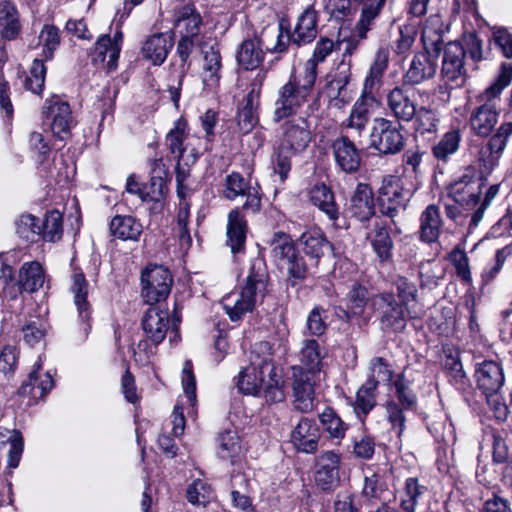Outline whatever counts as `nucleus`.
Returning <instances> with one entry per match:
<instances>
[{
  "mask_svg": "<svg viewBox=\"0 0 512 512\" xmlns=\"http://www.w3.org/2000/svg\"><path fill=\"white\" fill-rule=\"evenodd\" d=\"M320 430L315 420L302 418L291 433L293 446L303 453H314L318 448Z\"/></svg>",
  "mask_w": 512,
  "mask_h": 512,
  "instance_id": "26",
  "label": "nucleus"
},
{
  "mask_svg": "<svg viewBox=\"0 0 512 512\" xmlns=\"http://www.w3.org/2000/svg\"><path fill=\"white\" fill-rule=\"evenodd\" d=\"M477 386L489 397L498 393L504 384V373L500 363L485 360L477 364L475 369Z\"/></svg>",
  "mask_w": 512,
  "mask_h": 512,
  "instance_id": "20",
  "label": "nucleus"
},
{
  "mask_svg": "<svg viewBox=\"0 0 512 512\" xmlns=\"http://www.w3.org/2000/svg\"><path fill=\"white\" fill-rule=\"evenodd\" d=\"M142 329L148 338L154 345L160 344L166 337L168 331L171 329V333L174 334L170 341H174L179 338V332L174 322L171 326L169 312L167 310L160 309L158 306H151L145 312L142 319Z\"/></svg>",
  "mask_w": 512,
  "mask_h": 512,
  "instance_id": "14",
  "label": "nucleus"
},
{
  "mask_svg": "<svg viewBox=\"0 0 512 512\" xmlns=\"http://www.w3.org/2000/svg\"><path fill=\"white\" fill-rule=\"evenodd\" d=\"M421 98V104L416 109L414 117V129L421 135L434 134L438 130L440 115L429 99L434 96L433 93L426 90L417 91Z\"/></svg>",
  "mask_w": 512,
  "mask_h": 512,
  "instance_id": "21",
  "label": "nucleus"
},
{
  "mask_svg": "<svg viewBox=\"0 0 512 512\" xmlns=\"http://www.w3.org/2000/svg\"><path fill=\"white\" fill-rule=\"evenodd\" d=\"M70 292L73 295V302L77 310L78 319L81 322L79 330V340L87 338L91 325L92 306L88 301L89 284L81 271L74 270L72 274V284Z\"/></svg>",
  "mask_w": 512,
  "mask_h": 512,
  "instance_id": "13",
  "label": "nucleus"
},
{
  "mask_svg": "<svg viewBox=\"0 0 512 512\" xmlns=\"http://www.w3.org/2000/svg\"><path fill=\"white\" fill-rule=\"evenodd\" d=\"M279 146L292 155L302 154L312 140V127L307 113L288 117L281 121Z\"/></svg>",
  "mask_w": 512,
  "mask_h": 512,
  "instance_id": "6",
  "label": "nucleus"
},
{
  "mask_svg": "<svg viewBox=\"0 0 512 512\" xmlns=\"http://www.w3.org/2000/svg\"><path fill=\"white\" fill-rule=\"evenodd\" d=\"M239 196L245 197L242 209L247 213L256 214L261 210L262 192L259 184H252L240 173L232 172L225 177L223 197L234 201Z\"/></svg>",
  "mask_w": 512,
  "mask_h": 512,
  "instance_id": "10",
  "label": "nucleus"
},
{
  "mask_svg": "<svg viewBox=\"0 0 512 512\" xmlns=\"http://www.w3.org/2000/svg\"><path fill=\"white\" fill-rule=\"evenodd\" d=\"M370 137L372 146L382 154L398 153L404 146L401 126L386 118L374 120Z\"/></svg>",
  "mask_w": 512,
  "mask_h": 512,
  "instance_id": "12",
  "label": "nucleus"
},
{
  "mask_svg": "<svg viewBox=\"0 0 512 512\" xmlns=\"http://www.w3.org/2000/svg\"><path fill=\"white\" fill-rule=\"evenodd\" d=\"M363 503L368 506H379L390 500L391 493L384 479L376 474L365 475L361 492Z\"/></svg>",
  "mask_w": 512,
  "mask_h": 512,
  "instance_id": "29",
  "label": "nucleus"
},
{
  "mask_svg": "<svg viewBox=\"0 0 512 512\" xmlns=\"http://www.w3.org/2000/svg\"><path fill=\"white\" fill-rule=\"evenodd\" d=\"M376 389L374 382H365L357 391L354 411L362 419L374 408L376 404Z\"/></svg>",
  "mask_w": 512,
  "mask_h": 512,
  "instance_id": "51",
  "label": "nucleus"
},
{
  "mask_svg": "<svg viewBox=\"0 0 512 512\" xmlns=\"http://www.w3.org/2000/svg\"><path fill=\"white\" fill-rule=\"evenodd\" d=\"M201 17L193 6H185L176 19V27L183 34L182 37H198Z\"/></svg>",
  "mask_w": 512,
  "mask_h": 512,
  "instance_id": "49",
  "label": "nucleus"
},
{
  "mask_svg": "<svg viewBox=\"0 0 512 512\" xmlns=\"http://www.w3.org/2000/svg\"><path fill=\"white\" fill-rule=\"evenodd\" d=\"M45 118L49 121L52 133L60 140H65L70 135L74 125L70 106L58 97L46 100L44 106Z\"/></svg>",
  "mask_w": 512,
  "mask_h": 512,
  "instance_id": "17",
  "label": "nucleus"
},
{
  "mask_svg": "<svg viewBox=\"0 0 512 512\" xmlns=\"http://www.w3.org/2000/svg\"><path fill=\"white\" fill-rule=\"evenodd\" d=\"M388 62L389 49L387 47H380L364 79L362 93L359 98L366 100L369 98L370 101L376 102L375 92L382 83L384 72L388 68Z\"/></svg>",
  "mask_w": 512,
  "mask_h": 512,
  "instance_id": "22",
  "label": "nucleus"
},
{
  "mask_svg": "<svg viewBox=\"0 0 512 512\" xmlns=\"http://www.w3.org/2000/svg\"><path fill=\"white\" fill-rule=\"evenodd\" d=\"M172 38L164 33L150 36L142 46L143 57L154 65L162 64L172 47Z\"/></svg>",
  "mask_w": 512,
  "mask_h": 512,
  "instance_id": "37",
  "label": "nucleus"
},
{
  "mask_svg": "<svg viewBox=\"0 0 512 512\" xmlns=\"http://www.w3.org/2000/svg\"><path fill=\"white\" fill-rule=\"evenodd\" d=\"M196 141H199V138L189 133L187 121L179 118L167 133L165 146L177 161H183L184 165H194L200 155Z\"/></svg>",
  "mask_w": 512,
  "mask_h": 512,
  "instance_id": "7",
  "label": "nucleus"
},
{
  "mask_svg": "<svg viewBox=\"0 0 512 512\" xmlns=\"http://www.w3.org/2000/svg\"><path fill=\"white\" fill-rule=\"evenodd\" d=\"M320 422L325 432L332 439H342L345 435L346 425L331 408H326L319 415Z\"/></svg>",
  "mask_w": 512,
  "mask_h": 512,
  "instance_id": "57",
  "label": "nucleus"
},
{
  "mask_svg": "<svg viewBox=\"0 0 512 512\" xmlns=\"http://www.w3.org/2000/svg\"><path fill=\"white\" fill-rule=\"evenodd\" d=\"M341 454L334 450L320 453L315 464V483L323 491L331 490L339 482Z\"/></svg>",
  "mask_w": 512,
  "mask_h": 512,
  "instance_id": "18",
  "label": "nucleus"
},
{
  "mask_svg": "<svg viewBox=\"0 0 512 512\" xmlns=\"http://www.w3.org/2000/svg\"><path fill=\"white\" fill-rule=\"evenodd\" d=\"M60 44V32L54 25H45L39 35V46L45 60L53 57L54 51Z\"/></svg>",
  "mask_w": 512,
  "mask_h": 512,
  "instance_id": "62",
  "label": "nucleus"
},
{
  "mask_svg": "<svg viewBox=\"0 0 512 512\" xmlns=\"http://www.w3.org/2000/svg\"><path fill=\"white\" fill-rule=\"evenodd\" d=\"M396 289L399 302L407 309H413L414 303L417 302L418 289L417 285L403 276H397L393 282Z\"/></svg>",
  "mask_w": 512,
  "mask_h": 512,
  "instance_id": "55",
  "label": "nucleus"
},
{
  "mask_svg": "<svg viewBox=\"0 0 512 512\" xmlns=\"http://www.w3.org/2000/svg\"><path fill=\"white\" fill-rule=\"evenodd\" d=\"M272 356L269 342L255 343L250 351L249 365L239 373L237 386L244 394L263 396L269 403H279L285 399L284 382L275 372Z\"/></svg>",
  "mask_w": 512,
  "mask_h": 512,
  "instance_id": "1",
  "label": "nucleus"
},
{
  "mask_svg": "<svg viewBox=\"0 0 512 512\" xmlns=\"http://www.w3.org/2000/svg\"><path fill=\"white\" fill-rule=\"evenodd\" d=\"M299 244L303 252L310 257L313 263L310 266H317L318 260L323 256L324 251L330 247L324 233L318 229H310L302 233Z\"/></svg>",
  "mask_w": 512,
  "mask_h": 512,
  "instance_id": "36",
  "label": "nucleus"
},
{
  "mask_svg": "<svg viewBox=\"0 0 512 512\" xmlns=\"http://www.w3.org/2000/svg\"><path fill=\"white\" fill-rule=\"evenodd\" d=\"M19 282L23 291L33 293L43 287L45 272L37 261L26 262L19 271Z\"/></svg>",
  "mask_w": 512,
  "mask_h": 512,
  "instance_id": "43",
  "label": "nucleus"
},
{
  "mask_svg": "<svg viewBox=\"0 0 512 512\" xmlns=\"http://www.w3.org/2000/svg\"><path fill=\"white\" fill-rule=\"evenodd\" d=\"M322 352L319 344L314 339L303 341L299 354L300 363L307 370V373H314L320 370L322 363Z\"/></svg>",
  "mask_w": 512,
  "mask_h": 512,
  "instance_id": "48",
  "label": "nucleus"
},
{
  "mask_svg": "<svg viewBox=\"0 0 512 512\" xmlns=\"http://www.w3.org/2000/svg\"><path fill=\"white\" fill-rule=\"evenodd\" d=\"M213 498L214 492L204 480L197 479L188 486L187 500L192 505L205 507Z\"/></svg>",
  "mask_w": 512,
  "mask_h": 512,
  "instance_id": "56",
  "label": "nucleus"
},
{
  "mask_svg": "<svg viewBox=\"0 0 512 512\" xmlns=\"http://www.w3.org/2000/svg\"><path fill=\"white\" fill-rule=\"evenodd\" d=\"M292 154L287 149H282L281 146H276L271 158V165L273 174L279 177L281 183H283L289 176L292 169Z\"/></svg>",
  "mask_w": 512,
  "mask_h": 512,
  "instance_id": "59",
  "label": "nucleus"
},
{
  "mask_svg": "<svg viewBox=\"0 0 512 512\" xmlns=\"http://www.w3.org/2000/svg\"><path fill=\"white\" fill-rule=\"evenodd\" d=\"M268 34H271L270 30L264 31L260 38L255 37L242 42L237 52L239 65L246 70H253L262 63L264 59V49L271 52H282L286 49L281 29L272 32V36L276 38V43L272 47L266 43L265 36Z\"/></svg>",
  "mask_w": 512,
  "mask_h": 512,
  "instance_id": "8",
  "label": "nucleus"
},
{
  "mask_svg": "<svg viewBox=\"0 0 512 512\" xmlns=\"http://www.w3.org/2000/svg\"><path fill=\"white\" fill-rule=\"evenodd\" d=\"M294 406L300 412H309L314 407V387L309 373L295 375L293 384Z\"/></svg>",
  "mask_w": 512,
  "mask_h": 512,
  "instance_id": "38",
  "label": "nucleus"
},
{
  "mask_svg": "<svg viewBox=\"0 0 512 512\" xmlns=\"http://www.w3.org/2000/svg\"><path fill=\"white\" fill-rule=\"evenodd\" d=\"M181 382L186 403L193 410L197 401L196 378L193 373V364L190 360H186L183 364Z\"/></svg>",
  "mask_w": 512,
  "mask_h": 512,
  "instance_id": "64",
  "label": "nucleus"
},
{
  "mask_svg": "<svg viewBox=\"0 0 512 512\" xmlns=\"http://www.w3.org/2000/svg\"><path fill=\"white\" fill-rule=\"evenodd\" d=\"M465 49L459 42H449L444 47L441 76L448 84L461 86L466 80Z\"/></svg>",
  "mask_w": 512,
  "mask_h": 512,
  "instance_id": "15",
  "label": "nucleus"
},
{
  "mask_svg": "<svg viewBox=\"0 0 512 512\" xmlns=\"http://www.w3.org/2000/svg\"><path fill=\"white\" fill-rule=\"evenodd\" d=\"M426 487L420 485L417 478H407L405 480L403 492L400 499V507L405 512H415L418 499L425 492Z\"/></svg>",
  "mask_w": 512,
  "mask_h": 512,
  "instance_id": "53",
  "label": "nucleus"
},
{
  "mask_svg": "<svg viewBox=\"0 0 512 512\" xmlns=\"http://www.w3.org/2000/svg\"><path fill=\"white\" fill-rule=\"evenodd\" d=\"M444 369L449 382L458 390H463L469 383V379L463 369L459 354L450 353L445 356Z\"/></svg>",
  "mask_w": 512,
  "mask_h": 512,
  "instance_id": "50",
  "label": "nucleus"
},
{
  "mask_svg": "<svg viewBox=\"0 0 512 512\" xmlns=\"http://www.w3.org/2000/svg\"><path fill=\"white\" fill-rule=\"evenodd\" d=\"M317 35V15L315 10L306 9L297 20L291 35H285V38L296 45L310 43ZM284 38V35H283Z\"/></svg>",
  "mask_w": 512,
  "mask_h": 512,
  "instance_id": "31",
  "label": "nucleus"
},
{
  "mask_svg": "<svg viewBox=\"0 0 512 512\" xmlns=\"http://www.w3.org/2000/svg\"><path fill=\"white\" fill-rule=\"evenodd\" d=\"M363 2L360 18L354 30L360 38H367V33L373 28L386 0H360Z\"/></svg>",
  "mask_w": 512,
  "mask_h": 512,
  "instance_id": "44",
  "label": "nucleus"
},
{
  "mask_svg": "<svg viewBox=\"0 0 512 512\" xmlns=\"http://www.w3.org/2000/svg\"><path fill=\"white\" fill-rule=\"evenodd\" d=\"M40 226L44 240L50 242L59 240L63 233L62 214L57 210L48 212L44 222Z\"/></svg>",
  "mask_w": 512,
  "mask_h": 512,
  "instance_id": "60",
  "label": "nucleus"
},
{
  "mask_svg": "<svg viewBox=\"0 0 512 512\" xmlns=\"http://www.w3.org/2000/svg\"><path fill=\"white\" fill-rule=\"evenodd\" d=\"M332 150L335 162L343 172L354 173L359 169L360 152L348 136L336 138L332 143Z\"/></svg>",
  "mask_w": 512,
  "mask_h": 512,
  "instance_id": "24",
  "label": "nucleus"
},
{
  "mask_svg": "<svg viewBox=\"0 0 512 512\" xmlns=\"http://www.w3.org/2000/svg\"><path fill=\"white\" fill-rule=\"evenodd\" d=\"M374 104L375 102L370 101L369 98L367 100L358 98L351 109L349 117L345 121L346 128L361 136L370 122Z\"/></svg>",
  "mask_w": 512,
  "mask_h": 512,
  "instance_id": "39",
  "label": "nucleus"
},
{
  "mask_svg": "<svg viewBox=\"0 0 512 512\" xmlns=\"http://www.w3.org/2000/svg\"><path fill=\"white\" fill-rule=\"evenodd\" d=\"M415 188L406 187L403 180L396 176L383 178L378 191L380 210L384 215L394 217L395 214L406 207Z\"/></svg>",
  "mask_w": 512,
  "mask_h": 512,
  "instance_id": "9",
  "label": "nucleus"
},
{
  "mask_svg": "<svg viewBox=\"0 0 512 512\" xmlns=\"http://www.w3.org/2000/svg\"><path fill=\"white\" fill-rule=\"evenodd\" d=\"M204 58L202 65V82L206 89H215L221 79V55L217 46H210L208 49L203 50Z\"/></svg>",
  "mask_w": 512,
  "mask_h": 512,
  "instance_id": "33",
  "label": "nucleus"
},
{
  "mask_svg": "<svg viewBox=\"0 0 512 512\" xmlns=\"http://www.w3.org/2000/svg\"><path fill=\"white\" fill-rule=\"evenodd\" d=\"M217 453L222 459H229L231 462L240 455L242 447L237 432L226 430L218 436Z\"/></svg>",
  "mask_w": 512,
  "mask_h": 512,
  "instance_id": "52",
  "label": "nucleus"
},
{
  "mask_svg": "<svg viewBox=\"0 0 512 512\" xmlns=\"http://www.w3.org/2000/svg\"><path fill=\"white\" fill-rule=\"evenodd\" d=\"M371 305L378 314L384 331L400 332L405 329L408 319L416 317L411 309L397 302L392 292H382L373 296Z\"/></svg>",
  "mask_w": 512,
  "mask_h": 512,
  "instance_id": "5",
  "label": "nucleus"
},
{
  "mask_svg": "<svg viewBox=\"0 0 512 512\" xmlns=\"http://www.w3.org/2000/svg\"><path fill=\"white\" fill-rule=\"evenodd\" d=\"M369 378L367 382H374L377 387L380 383H390L393 378V368L383 357H374L369 362Z\"/></svg>",
  "mask_w": 512,
  "mask_h": 512,
  "instance_id": "58",
  "label": "nucleus"
},
{
  "mask_svg": "<svg viewBox=\"0 0 512 512\" xmlns=\"http://www.w3.org/2000/svg\"><path fill=\"white\" fill-rule=\"evenodd\" d=\"M480 179L470 174H464L451 185V195L456 203L476 206L480 201Z\"/></svg>",
  "mask_w": 512,
  "mask_h": 512,
  "instance_id": "28",
  "label": "nucleus"
},
{
  "mask_svg": "<svg viewBox=\"0 0 512 512\" xmlns=\"http://www.w3.org/2000/svg\"><path fill=\"white\" fill-rule=\"evenodd\" d=\"M462 135L459 129L446 132L440 141L433 147V154L438 160L446 161L450 155L459 148Z\"/></svg>",
  "mask_w": 512,
  "mask_h": 512,
  "instance_id": "54",
  "label": "nucleus"
},
{
  "mask_svg": "<svg viewBox=\"0 0 512 512\" xmlns=\"http://www.w3.org/2000/svg\"><path fill=\"white\" fill-rule=\"evenodd\" d=\"M246 228V220L241 214L240 208L232 209L228 214L227 245L233 254L240 252L244 248Z\"/></svg>",
  "mask_w": 512,
  "mask_h": 512,
  "instance_id": "35",
  "label": "nucleus"
},
{
  "mask_svg": "<svg viewBox=\"0 0 512 512\" xmlns=\"http://www.w3.org/2000/svg\"><path fill=\"white\" fill-rule=\"evenodd\" d=\"M122 43L123 33L120 30H117L113 36L101 35L95 43L93 62L101 64L106 62L109 71L116 69Z\"/></svg>",
  "mask_w": 512,
  "mask_h": 512,
  "instance_id": "19",
  "label": "nucleus"
},
{
  "mask_svg": "<svg viewBox=\"0 0 512 512\" xmlns=\"http://www.w3.org/2000/svg\"><path fill=\"white\" fill-rule=\"evenodd\" d=\"M0 28L6 39H14L19 32L20 24L15 5L9 1L0 2Z\"/></svg>",
  "mask_w": 512,
  "mask_h": 512,
  "instance_id": "47",
  "label": "nucleus"
},
{
  "mask_svg": "<svg viewBox=\"0 0 512 512\" xmlns=\"http://www.w3.org/2000/svg\"><path fill=\"white\" fill-rule=\"evenodd\" d=\"M436 57L433 53H416L404 76L405 84L418 85L434 77L437 70Z\"/></svg>",
  "mask_w": 512,
  "mask_h": 512,
  "instance_id": "23",
  "label": "nucleus"
},
{
  "mask_svg": "<svg viewBox=\"0 0 512 512\" xmlns=\"http://www.w3.org/2000/svg\"><path fill=\"white\" fill-rule=\"evenodd\" d=\"M512 66L503 64L496 80L476 96V106L469 118L471 131L479 137H487L494 130L499 117L502 91L511 83Z\"/></svg>",
  "mask_w": 512,
  "mask_h": 512,
  "instance_id": "3",
  "label": "nucleus"
},
{
  "mask_svg": "<svg viewBox=\"0 0 512 512\" xmlns=\"http://www.w3.org/2000/svg\"><path fill=\"white\" fill-rule=\"evenodd\" d=\"M152 165L150 182L142 196V201L161 203L167 192L168 171L162 159H155Z\"/></svg>",
  "mask_w": 512,
  "mask_h": 512,
  "instance_id": "32",
  "label": "nucleus"
},
{
  "mask_svg": "<svg viewBox=\"0 0 512 512\" xmlns=\"http://www.w3.org/2000/svg\"><path fill=\"white\" fill-rule=\"evenodd\" d=\"M335 50V43L329 38H321L317 41L313 54L299 70L316 81L318 65L323 63Z\"/></svg>",
  "mask_w": 512,
  "mask_h": 512,
  "instance_id": "42",
  "label": "nucleus"
},
{
  "mask_svg": "<svg viewBox=\"0 0 512 512\" xmlns=\"http://www.w3.org/2000/svg\"><path fill=\"white\" fill-rule=\"evenodd\" d=\"M442 220L439 207L428 205L420 217V238L426 243L435 242L440 234Z\"/></svg>",
  "mask_w": 512,
  "mask_h": 512,
  "instance_id": "41",
  "label": "nucleus"
},
{
  "mask_svg": "<svg viewBox=\"0 0 512 512\" xmlns=\"http://www.w3.org/2000/svg\"><path fill=\"white\" fill-rule=\"evenodd\" d=\"M347 212L361 222L369 220L374 215V194L368 184L359 183L356 186L347 204Z\"/></svg>",
  "mask_w": 512,
  "mask_h": 512,
  "instance_id": "25",
  "label": "nucleus"
},
{
  "mask_svg": "<svg viewBox=\"0 0 512 512\" xmlns=\"http://www.w3.org/2000/svg\"><path fill=\"white\" fill-rule=\"evenodd\" d=\"M392 385L395 389V396L399 406L408 410L413 409L416 405V395L410 388V383L405 379L403 373L397 375Z\"/></svg>",
  "mask_w": 512,
  "mask_h": 512,
  "instance_id": "63",
  "label": "nucleus"
},
{
  "mask_svg": "<svg viewBox=\"0 0 512 512\" xmlns=\"http://www.w3.org/2000/svg\"><path fill=\"white\" fill-rule=\"evenodd\" d=\"M271 255L278 265H285L297 252L290 237L277 232L270 241Z\"/></svg>",
  "mask_w": 512,
  "mask_h": 512,
  "instance_id": "46",
  "label": "nucleus"
},
{
  "mask_svg": "<svg viewBox=\"0 0 512 512\" xmlns=\"http://www.w3.org/2000/svg\"><path fill=\"white\" fill-rule=\"evenodd\" d=\"M142 231V224L131 215H116L110 222L111 234L121 240L138 241Z\"/></svg>",
  "mask_w": 512,
  "mask_h": 512,
  "instance_id": "40",
  "label": "nucleus"
},
{
  "mask_svg": "<svg viewBox=\"0 0 512 512\" xmlns=\"http://www.w3.org/2000/svg\"><path fill=\"white\" fill-rule=\"evenodd\" d=\"M413 96L414 92L403 86H396L386 94L387 110L399 123L413 121L418 107Z\"/></svg>",
  "mask_w": 512,
  "mask_h": 512,
  "instance_id": "16",
  "label": "nucleus"
},
{
  "mask_svg": "<svg viewBox=\"0 0 512 512\" xmlns=\"http://www.w3.org/2000/svg\"><path fill=\"white\" fill-rule=\"evenodd\" d=\"M309 200L322 211L330 220L335 221L339 217V207L336 204L332 190L324 183H315L309 190Z\"/></svg>",
  "mask_w": 512,
  "mask_h": 512,
  "instance_id": "34",
  "label": "nucleus"
},
{
  "mask_svg": "<svg viewBox=\"0 0 512 512\" xmlns=\"http://www.w3.org/2000/svg\"><path fill=\"white\" fill-rule=\"evenodd\" d=\"M41 364L37 363L28 380L25 381L18 390L20 396H29L28 404H32L43 398L54 386V381L49 372L40 373Z\"/></svg>",
  "mask_w": 512,
  "mask_h": 512,
  "instance_id": "27",
  "label": "nucleus"
},
{
  "mask_svg": "<svg viewBox=\"0 0 512 512\" xmlns=\"http://www.w3.org/2000/svg\"><path fill=\"white\" fill-rule=\"evenodd\" d=\"M444 22L439 14L430 15L422 29L421 40L424 49L438 57L442 50Z\"/></svg>",
  "mask_w": 512,
  "mask_h": 512,
  "instance_id": "30",
  "label": "nucleus"
},
{
  "mask_svg": "<svg viewBox=\"0 0 512 512\" xmlns=\"http://www.w3.org/2000/svg\"><path fill=\"white\" fill-rule=\"evenodd\" d=\"M371 246L381 261L388 260L392 255L393 241L387 228L375 222L373 231L368 235Z\"/></svg>",
  "mask_w": 512,
  "mask_h": 512,
  "instance_id": "45",
  "label": "nucleus"
},
{
  "mask_svg": "<svg viewBox=\"0 0 512 512\" xmlns=\"http://www.w3.org/2000/svg\"><path fill=\"white\" fill-rule=\"evenodd\" d=\"M315 82L299 69L293 68L288 81L277 91L273 121L280 123L285 118L300 115L299 111L309 101Z\"/></svg>",
  "mask_w": 512,
  "mask_h": 512,
  "instance_id": "4",
  "label": "nucleus"
},
{
  "mask_svg": "<svg viewBox=\"0 0 512 512\" xmlns=\"http://www.w3.org/2000/svg\"><path fill=\"white\" fill-rule=\"evenodd\" d=\"M45 77L46 67L44 65V59H34L29 75L25 79V88L34 94H41L44 88Z\"/></svg>",
  "mask_w": 512,
  "mask_h": 512,
  "instance_id": "61",
  "label": "nucleus"
},
{
  "mask_svg": "<svg viewBox=\"0 0 512 512\" xmlns=\"http://www.w3.org/2000/svg\"><path fill=\"white\" fill-rule=\"evenodd\" d=\"M267 283L268 272L264 262L260 259L253 260L243 284L221 300V305L232 322L240 321L262 303Z\"/></svg>",
  "mask_w": 512,
  "mask_h": 512,
  "instance_id": "2",
  "label": "nucleus"
},
{
  "mask_svg": "<svg viewBox=\"0 0 512 512\" xmlns=\"http://www.w3.org/2000/svg\"><path fill=\"white\" fill-rule=\"evenodd\" d=\"M172 283V275L167 268L150 265L141 274V296L150 305L163 301L170 294Z\"/></svg>",
  "mask_w": 512,
  "mask_h": 512,
  "instance_id": "11",
  "label": "nucleus"
}]
</instances>
